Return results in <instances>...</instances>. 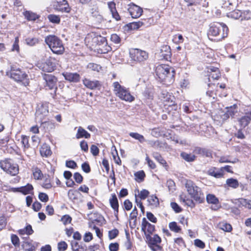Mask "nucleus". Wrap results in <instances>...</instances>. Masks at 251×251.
Instances as JSON below:
<instances>
[{
  "mask_svg": "<svg viewBox=\"0 0 251 251\" xmlns=\"http://www.w3.org/2000/svg\"><path fill=\"white\" fill-rule=\"evenodd\" d=\"M156 75L159 80L166 85H170L175 80V69L166 64L157 66L155 69Z\"/></svg>",
  "mask_w": 251,
  "mask_h": 251,
  "instance_id": "nucleus-1",
  "label": "nucleus"
},
{
  "mask_svg": "<svg viewBox=\"0 0 251 251\" xmlns=\"http://www.w3.org/2000/svg\"><path fill=\"white\" fill-rule=\"evenodd\" d=\"M45 41L54 53L62 54L64 53L65 49L62 42L57 36L53 35L47 36Z\"/></svg>",
  "mask_w": 251,
  "mask_h": 251,
  "instance_id": "nucleus-2",
  "label": "nucleus"
},
{
  "mask_svg": "<svg viewBox=\"0 0 251 251\" xmlns=\"http://www.w3.org/2000/svg\"><path fill=\"white\" fill-rule=\"evenodd\" d=\"M185 185L188 194L192 198L200 203L203 202L204 196L200 187L190 180H187Z\"/></svg>",
  "mask_w": 251,
  "mask_h": 251,
  "instance_id": "nucleus-3",
  "label": "nucleus"
},
{
  "mask_svg": "<svg viewBox=\"0 0 251 251\" xmlns=\"http://www.w3.org/2000/svg\"><path fill=\"white\" fill-rule=\"evenodd\" d=\"M0 167L7 174L14 176L19 173V166L10 158H5L0 161Z\"/></svg>",
  "mask_w": 251,
  "mask_h": 251,
  "instance_id": "nucleus-4",
  "label": "nucleus"
},
{
  "mask_svg": "<svg viewBox=\"0 0 251 251\" xmlns=\"http://www.w3.org/2000/svg\"><path fill=\"white\" fill-rule=\"evenodd\" d=\"M113 85L116 95L120 99L127 101H132L133 100L134 97L130 94L129 90L121 86L118 82H114Z\"/></svg>",
  "mask_w": 251,
  "mask_h": 251,
  "instance_id": "nucleus-5",
  "label": "nucleus"
},
{
  "mask_svg": "<svg viewBox=\"0 0 251 251\" xmlns=\"http://www.w3.org/2000/svg\"><path fill=\"white\" fill-rule=\"evenodd\" d=\"M226 111L220 110L218 114L214 116V120L223 123L230 116L233 117L237 112V105L236 104L229 107H226Z\"/></svg>",
  "mask_w": 251,
  "mask_h": 251,
  "instance_id": "nucleus-6",
  "label": "nucleus"
},
{
  "mask_svg": "<svg viewBox=\"0 0 251 251\" xmlns=\"http://www.w3.org/2000/svg\"><path fill=\"white\" fill-rule=\"evenodd\" d=\"M228 29L226 25L217 23L210 27L209 34L214 36H219L220 39H224L227 36Z\"/></svg>",
  "mask_w": 251,
  "mask_h": 251,
  "instance_id": "nucleus-7",
  "label": "nucleus"
},
{
  "mask_svg": "<svg viewBox=\"0 0 251 251\" xmlns=\"http://www.w3.org/2000/svg\"><path fill=\"white\" fill-rule=\"evenodd\" d=\"M145 240L152 251L161 250L162 247L159 245L161 242L160 237L157 234H148Z\"/></svg>",
  "mask_w": 251,
  "mask_h": 251,
  "instance_id": "nucleus-8",
  "label": "nucleus"
},
{
  "mask_svg": "<svg viewBox=\"0 0 251 251\" xmlns=\"http://www.w3.org/2000/svg\"><path fill=\"white\" fill-rule=\"evenodd\" d=\"M10 75L11 77L16 81H22L27 77V75L25 72L14 66L11 67Z\"/></svg>",
  "mask_w": 251,
  "mask_h": 251,
  "instance_id": "nucleus-9",
  "label": "nucleus"
},
{
  "mask_svg": "<svg viewBox=\"0 0 251 251\" xmlns=\"http://www.w3.org/2000/svg\"><path fill=\"white\" fill-rule=\"evenodd\" d=\"M158 97L166 106H171L175 104L174 96L165 90L162 91Z\"/></svg>",
  "mask_w": 251,
  "mask_h": 251,
  "instance_id": "nucleus-10",
  "label": "nucleus"
},
{
  "mask_svg": "<svg viewBox=\"0 0 251 251\" xmlns=\"http://www.w3.org/2000/svg\"><path fill=\"white\" fill-rule=\"evenodd\" d=\"M153 98L154 90L153 87L151 85H149L144 91L142 99L147 104L150 105L151 104Z\"/></svg>",
  "mask_w": 251,
  "mask_h": 251,
  "instance_id": "nucleus-11",
  "label": "nucleus"
},
{
  "mask_svg": "<svg viewBox=\"0 0 251 251\" xmlns=\"http://www.w3.org/2000/svg\"><path fill=\"white\" fill-rule=\"evenodd\" d=\"M44 79L46 82V87L50 90L54 89V93L55 94L57 90V78L52 75H45L44 76Z\"/></svg>",
  "mask_w": 251,
  "mask_h": 251,
  "instance_id": "nucleus-12",
  "label": "nucleus"
},
{
  "mask_svg": "<svg viewBox=\"0 0 251 251\" xmlns=\"http://www.w3.org/2000/svg\"><path fill=\"white\" fill-rule=\"evenodd\" d=\"M56 60L52 57H50L43 64V71L47 72H51L53 71L56 65Z\"/></svg>",
  "mask_w": 251,
  "mask_h": 251,
  "instance_id": "nucleus-13",
  "label": "nucleus"
},
{
  "mask_svg": "<svg viewBox=\"0 0 251 251\" xmlns=\"http://www.w3.org/2000/svg\"><path fill=\"white\" fill-rule=\"evenodd\" d=\"M54 7L57 11L66 13H69L71 9L67 0L64 1V2L56 1L54 4Z\"/></svg>",
  "mask_w": 251,
  "mask_h": 251,
  "instance_id": "nucleus-14",
  "label": "nucleus"
},
{
  "mask_svg": "<svg viewBox=\"0 0 251 251\" xmlns=\"http://www.w3.org/2000/svg\"><path fill=\"white\" fill-rule=\"evenodd\" d=\"M154 229V225L149 223L146 218L142 219V231H144L145 236H147L148 234H152Z\"/></svg>",
  "mask_w": 251,
  "mask_h": 251,
  "instance_id": "nucleus-15",
  "label": "nucleus"
},
{
  "mask_svg": "<svg viewBox=\"0 0 251 251\" xmlns=\"http://www.w3.org/2000/svg\"><path fill=\"white\" fill-rule=\"evenodd\" d=\"M83 83L85 86L90 89H100L101 84V83L97 80H91L89 79L85 78L83 80Z\"/></svg>",
  "mask_w": 251,
  "mask_h": 251,
  "instance_id": "nucleus-16",
  "label": "nucleus"
},
{
  "mask_svg": "<svg viewBox=\"0 0 251 251\" xmlns=\"http://www.w3.org/2000/svg\"><path fill=\"white\" fill-rule=\"evenodd\" d=\"M49 113L48 107L46 105L42 104L38 107L35 113L36 119H38L42 122L43 117L48 115Z\"/></svg>",
  "mask_w": 251,
  "mask_h": 251,
  "instance_id": "nucleus-17",
  "label": "nucleus"
},
{
  "mask_svg": "<svg viewBox=\"0 0 251 251\" xmlns=\"http://www.w3.org/2000/svg\"><path fill=\"white\" fill-rule=\"evenodd\" d=\"M128 10L132 18H137L141 16V8L134 4L129 5Z\"/></svg>",
  "mask_w": 251,
  "mask_h": 251,
  "instance_id": "nucleus-18",
  "label": "nucleus"
},
{
  "mask_svg": "<svg viewBox=\"0 0 251 251\" xmlns=\"http://www.w3.org/2000/svg\"><path fill=\"white\" fill-rule=\"evenodd\" d=\"M109 203L111 207L114 211V215L118 218L119 212V202L115 194H111V197L109 199Z\"/></svg>",
  "mask_w": 251,
  "mask_h": 251,
  "instance_id": "nucleus-19",
  "label": "nucleus"
},
{
  "mask_svg": "<svg viewBox=\"0 0 251 251\" xmlns=\"http://www.w3.org/2000/svg\"><path fill=\"white\" fill-rule=\"evenodd\" d=\"M63 75L65 79L70 82H78L80 79L79 75L76 73H72L66 72L63 73Z\"/></svg>",
  "mask_w": 251,
  "mask_h": 251,
  "instance_id": "nucleus-20",
  "label": "nucleus"
},
{
  "mask_svg": "<svg viewBox=\"0 0 251 251\" xmlns=\"http://www.w3.org/2000/svg\"><path fill=\"white\" fill-rule=\"evenodd\" d=\"M129 55L132 60L135 62H140L141 50L138 49H131L129 50Z\"/></svg>",
  "mask_w": 251,
  "mask_h": 251,
  "instance_id": "nucleus-21",
  "label": "nucleus"
},
{
  "mask_svg": "<svg viewBox=\"0 0 251 251\" xmlns=\"http://www.w3.org/2000/svg\"><path fill=\"white\" fill-rule=\"evenodd\" d=\"M160 55L165 60L169 59L171 55V49L168 46H163L160 49Z\"/></svg>",
  "mask_w": 251,
  "mask_h": 251,
  "instance_id": "nucleus-22",
  "label": "nucleus"
},
{
  "mask_svg": "<svg viewBox=\"0 0 251 251\" xmlns=\"http://www.w3.org/2000/svg\"><path fill=\"white\" fill-rule=\"evenodd\" d=\"M251 121V112H247L245 115L242 117L239 122L242 127L247 126Z\"/></svg>",
  "mask_w": 251,
  "mask_h": 251,
  "instance_id": "nucleus-23",
  "label": "nucleus"
},
{
  "mask_svg": "<svg viewBox=\"0 0 251 251\" xmlns=\"http://www.w3.org/2000/svg\"><path fill=\"white\" fill-rule=\"evenodd\" d=\"M92 46L94 47L95 49L98 47V45L100 44H104L105 45V42L107 41L106 38L102 37L101 36H95L92 39Z\"/></svg>",
  "mask_w": 251,
  "mask_h": 251,
  "instance_id": "nucleus-24",
  "label": "nucleus"
},
{
  "mask_svg": "<svg viewBox=\"0 0 251 251\" xmlns=\"http://www.w3.org/2000/svg\"><path fill=\"white\" fill-rule=\"evenodd\" d=\"M138 215L137 210L135 207L131 212L130 217V226L131 228H135L137 226V216Z\"/></svg>",
  "mask_w": 251,
  "mask_h": 251,
  "instance_id": "nucleus-25",
  "label": "nucleus"
},
{
  "mask_svg": "<svg viewBox=\"0 0 251 251\" xmlns=\"http://www.w3.org/2000/svg\"><path fill=\"white\" fill-rule=\"evenodd\" d=\"M90 134H89L86 130H85L81 126H79L78 127L77 131L75 135L76 139H80L82 138L88 139L90 138Z\"/></svg>",
  "mask_w": 251,
  "mask_h": 251,
  "instance_id": "nucleus-26",
  "label": "nucleus"
},
{
  "mask_svg": "<svg viewBox=\"0 0 251 251\" xmlns=\"http://www.w3.org/2000/svg\"><path fill=\"white\" fill-rule=\"evenodd\" d=\"M166 129L164 127H155L151 129V134L155 137L165 136Z\"/></svg>",
  "mask_w": 251,
  "mask_h": 251,
  "instance_id": "nucleus-27",
  "label": "nucleus"
},
{
  "mask_svg": "<svg viewBox=\"0 0 251 251\" xmlns=\"http://www.w3.org/2000/svg\"><path fill=\"white\" fill-rule=\"evenodd\" d=\"M95 50H96L99 53L104 54L110 51L111 48L108 45L106 41L105 42V45L100 44L98 45V47L97 46Z\"/></svg>",
  "mask_w": 251,
  "mask_h": 251,
  "instance_id": "nucleus-28",
  "label": "nucleus"
},
{
  "mask_svg": "<svg viewBox=\"0 0 251 251\" xmlns=\"http://www.w3.org/2000/svg\"><path fill=\"white\" fill-rule=\"evenodd\" d=\"M108 7L110 9V11L113 18H114L116 21H119L120 20V17L117 12L115 4L114 2H110L108 3Z\"/></svg>",
  "mask_w": 251,
  "mask_h": 251,
  "instance_id": "nucleus-29",
  "label": "nucleus"
},
{
  "mask_svg": "<svg viewBox=\"0 0 251 251\" xmlns=\"http://www.w3.org/2000/svg\"><path fill=\"white\" fill-rule=\"evenodd\" d=\"M209 70H210L209 77L214 80L218 79L221 76V73L218 68L211 67Z\"/></svg>",
  "mask_w": 251,
  "mask_h": 251,
  "instance_id": "nucleus-30",
  "label": "nucleus"
},
{
  "mask_svg": "<svg viewBox=\"0 0 251 251\" xmlns=\"http://www.w3.org/2000/svg\"><path fill=\"white\" fill-rule=\"evenodd\" d=\"M72 249L73 251H86V247L85 246L79 245L78 242L72 241L71 243Z\"/></svg>",
  "mask_w": 251,
  "mask_h": 251,
  "instance_id": "nucleus-31",
  "label": "nucleus"
},
{
  "mask_svg": "<svg viewBox=\"0 0 251 251\" xmlns=\"http://www.w3.org/2000/svg\"><path fill=\"white\" fill-rule=\"evenodd\" d=\"M194 151L197 154H199L203 156H205L206 157H210L211 156V153L210 151L209 150L205 148L197 147L195 149Z\"/></svg>",
  "mask_w": 251,
  "mask_h": 251,
  "instance_id": "nucleus-32",
  "label": "nucleus"
},
{
  "mask_svg": "<svg viewBox=\"0 0 251 251\" xmlns=\"http://www.w3.org/2000/svg\"><path fill=\"white\" fill-rule=\"evenodd\" d=\"M40 153L42 156L48 157L51 155V151L50 147L46 144L43 145L40 149Z\"/></svg>",
  "mask_w": 251,
  "mask_h": 251,
  "instance_id": "nucleus-33",
  "label": "nucleus"
},
{
  "mask_svg": "<svg viewBox=\"0 0 251 251\" xmlns=\"http://www.w3.org/2000/svg\"><path fill=\"white\" fill-rule=\"evenodd\" d=\"M147 201L148 202L149 205L152 206L153 207H157L159 204L158 199L154 195L150 196L148 199Z\"/></svg>",
  "mask_w": 251,
  "mask_h": 251,
  "instance_id": "nucleus-34",
  "label": "nucleus"
},
{
  "mask_svg": "<svg viewBox=\"0 0 251 251\" xmlns=\"http://www.w3.org/2000/svg\"><path fill=\"white\" fill-rule=\"evenodd\" d=\"M180 156L186 161L192 162L196 159V156L192 153H188L185 152H182L180 153Z\"/></svg>",
  "mask_w": 251,
  "mask_h": 251,
  "instance_id": "nucleus-35",
  "label": "nucleus"
},
{
  "mask_svg": "<svg viewBox=\"0 0 251 251\" xmlns=\"http://www.w3.org/2000/svg\"><path fill=\"white\" fill-rule=\"evenodd\" d=\"M217 169L215 167H213L209 169L207 172V174L211 176H213L216 178H220L223 176V174L221 172H216Z\"/></svg>",
  "mask_w": 251,
  "mask_h": 251,
  "instance_id": "nucleus-36",
  "label": "nucleus"
},
{
  "mask_svg": "<svg viewBox=\"0 0 251 251\" xmlns=\"http://www.w3.org/2000/svg\"><path fill=\"white\" fill-rule=\"evenodd\" d=\"M206 201L208 203L214 205L219 203L218 199L213 194H209L206 196Z\"/></svg>",
  "mask_w": 251,
  "mask_h": 251,
  "instance_id": "nucleus-37",
  "label": "nucleus"
},
{
  "mask_svg": "<svg viewBox=\"0 0 251 251\" xmlns=\"http://www.w3.org/2000/svg\"><path fill=\"white\" fill-rule=\"evenodd\" d=\"M152 155L154 159L164 167H167L168 166L166 161L159 153L158 152H153Z\"/></svg>",
  "mask_w": 251,
  "mask_h": 251,
  "instance_id": "nucleus-38",
  "label": "nucleus"
},
{
  "mask_svg": "<svg viewBox=\"0 0 251 251\" xmlns=\"http://www.w3.org/2000/svg\"><path fill=\"white\" fill-rule=\"evenodd\" d=\"M134 195L137 205L141 209V191H140L138 189H135Z\"/></svg>",
  "mask_w": 251,
  "mask_h": 251,
  "instance_id": "nucleus-39",
  "label": "nucleus"
},
{
  "mask_svg": "<svg viewBox=\"0 0 251 251\" xmlns=\"http://www.w3.org/2000/svg\"><path fill=\"white\" fill-rule=\"evenodd\" d=\"M39 39L36 37H29L25 39V44L29 46H33L38 44Z\"/></svg>",
  "mask_w": 251,
  "mask_h": 251,
  "instance_id": "nucleus-40",
  "label": "nucleus"
},
{
  "mask_svg": "<svg viewBox=\"0 0 251 251\" xmlns=\"http://www.w3.org/2000/svg\"><path fill=\"white\" fill-rule=\"evenodd\" d=\"M219 227L220 229L226 232H230L232 229L231 226L229 224L224 222L220 223Z\"/></svg>",
  "mask_w": 251,
  "mask_h": 251,
  "instance_id": "nucleus-41",
  "label": "nucleus"
},
{
  "mask_svg": "<svg viewBox=\"0 0 251 251\" xmlns=\"http://www.w3.org/2000/svg\"><path fill=\"white\" fill-rule=\"evenodd\" d=\"M48 18L50 22L54 24H59L60 22V18L59 16L54 14H50L48 16Z\"/></svg>",
  "mask_w": 251,
  "mask_h": 251,
  "instance_id": "nucleus-42",
  "label": "nucleus"
},
{
  "mask_svg": "<svg viewBox=\"0 0 251 251\" xmlns=\"http://www.w3.org/2000/svg\"><path fill=\"white\" fill-rule=\"evenodd\" d=\"M169 227L171 230L176 233L180 232L181 228L177 226V223L175 222H172L169 223Z\"/></svg>",
  "mask_w": 251,
  "mask_h": 251,
  "instance_id": "nucleus-43",
  "label": "nucleus"
},
{
  "mask_svg": "<svg viewBox=\"0 0 251 251\" xmlns=\"http://www.w3.org/2000/svg\"><path fill=\"white\" fill-rule=\"evenodd\" d=\"M168 148V145L164 142L158 140L156 141V146L155 149L159 150H165Z\"/></svg>",
  "mask_w": 251,
  "mask_h": 251,
  "instance_id": "nucleus-44",
  "label": "nucleus"
},
{
  "mask_svg": "<svg viewBox=\"0 0 251 251\" xmlns=\"http://www.w3.org/2000/svg\"><path fill=\"white\" fill-rule=\"evenodd\" d=\"M33 175L36 179H41L43 177V174L41 171L38 168L33 169Z\"/></svg>",
  "mask_w": 251,
  "mask_h": 251,
  "instance_id": "nucleus-45",
  "label": "nucleus"
},
{
  "mask_svg": "<svg viewBox=\"0 0 251 251\" xmlns=\"http://www.w3.org/2000/svg\"><path fill=\"white\" fill-rule=\"evenodd\" d=\"M33 187L30 184H27L21 188V192L25 195L30 194L32 191Z\"/></svg>",
  "mask_w": 251,
  "mask_h": 251,
  "instance_id": "nucleus-46",
  "label": "nucleus"
},
{
  "mask_svg": "<svg viewBox=\"0 0 251 251\" xmlns=\"http://www.w3.org/2000/svg\"><path fill=\"white\" fill-rule=\"evenodd\" d=\"M242 11L239 10H235L229 13V17L235 19H239L241 18Z\"/></svg>",
  "mask_w": 251,
  "mask_h": 251,
  "instance_id": "nucleus-47",
  "label": "nucleus"
},
{
  "mask_svg": "<svg viewBox=\"0 0 251 251\" xmlns=\"http://www.w3.org/2000/svg\"><path fill=\"white\" fill-rule=\"evenodd\" d=\"M226 184L230 187L234 188H237L239 186L237 180L234 178H229L226 180Z\"/></svg>",
  "mask_w": 251,
  "mask_h": 251,
  "instance_id": "nucleus-48",
  "label": "nucleus"
},
{
  "mask_svg": "<svg viewBox=\"0 0 251 251\" xmlns=\"http://www.w3.org/2000/svg\"><path fill=\"white\" fill-rule=\"evenodd\" d=\"M25 15L29 21H34L38 18V16L37 14L29 11H26Z\"/></svg>",
  "mask_w": 251,
  "mask_h": 251,
  "instance_id": "nucleus-49",
  "label": "nucleus"
},
{
  "mask_svg": "<svg viewBox=\"0 0 251 251\" xmlns=\"http://www.w3.org/2000/svg\"><path fill=\"white\" fill-rule=\"evenodd\" d=\"M251 19V12L250 10H245L242 12L241 20H249Z\"/></svg>",
  "mask_w": 251,
  "mask_h": 251,
  "instance_id": "nucleus-50",
  "label": "nucleus"
},
{
  "mask_svg": "<svg viewBox=\"0 0 251 251\" xmlns=\"http://www.w3.org/2000/svg\"><path fill=\"white\" fill-rule=\"evenodd\" d=\"M126 27L128 30H134L138 29L140 27V23L139 22H132L129 23L126 25Z\"/></svg>",
  "mask_w": 251,
  "mask_h": 251,
  "instance_id": "nucleus-51",
  "label": "nucleus"
},
{
  "mask_svg": "<svg viewBox=\"0 0 251 251\" xmlns=\"http://www.w3.org/2000/svg\"><path fill=\"white\" fill-rule=\"evenodd\" d=\"M28 141L29 137L25 135L22 136V143L25 149H28V148H29V144L28 143Z\"/></svg>",
  "mask_w": 251,
  "mask_h": 251,
  "instance_id": "nucleus-52",
  "label": "nucleus"
},
{
  "mask_svg": "<svg viewBox=\"0 0 251 251\" xmlns=\"http://www.w3.org/2000/svg\"><path fill=\"white\" fill-rule=\"evenodd\" d=\"M91 13L92 16L97 18L99 21H101L102 17L99 14V11H98V8H92L91 10Z\"/></svg>",
  "mask_w": 251,
  "mask_h": 251,
  "instance_id": "nucleus-53",
  "label": "nucleus"
},
{
  "mask_svg": "<svg viewBox=\"0 0 251 251\" xmlns=\"http://www.w3.org/2000/svg\"><path fill=\"white\" fill-rule=\"evenodd\" d=\"M24 248L25 251H35V246L30 242H25L24 244Z\"/></svg>",
  "mask_w": 251,
  "mask_h": 251,
  "instance_id": "nucleus-54",
  "label": "nucleus"
},
{
  "mask_svg": "<svg viewBox=\"0 0 251 251\" xmlns=\"http://www.w3.org/2000/svg\"><path fill=\"white\" fill-rule=\"evenodd\" d=\"M12 243L15 247H19L20 245V240L19 237L15 234H12L11 236Z\"/></svg>",
  "mask_w": 251,
  "mask_h": 251,
  "instance_id": "nucleus-55",
  "label": "nucleus"
},
{
  "mask_svg": "<svg viewBox=\"0 0 251 251\" xmlns=\"http://www.w3.org/2000/svg\"><path fill=\"white\" fill-rule=\"evenodd\" d=\"M119 234V230L117 229H114L108 232L109 238L111 240L115 238Z\"/></svg>",
  "mask_w": 251,
  "mask_h": 251,
  "instance_id": "nucleus-56",
  "label": "nucleus"
},
{
  "mask_svg": "<svg viewBox=\"0 0 251 251\" xmlns=\"http://www.w3.org/2000/svg\"><path fill=\"white\" fill-rule=\"evenodd\" d=\"M11 50L13 51H16L17 52H19L20 48H19V38H18V37H16L15 38V41L13 44L12 48Z\"/></svg>",
  "mask_w": 251,
  "mask_h": 251,
  "instance_id": "nucleus-57",
  "label": "nucleus"
},
{
  "mask_svg": "<svg viewBox=\"0 0 251 251\" xmlns=\"http://www.w3.org/2000/svg\"><path fill=\"white\" fill-rule=\"evenodd\" d=\"M88 68L97 72H99L101 70V66L98 64L90 63L88 65Z\"/></svg>",
  "mask_w": 251,
  "mask_h": 251,
  "instance_id": "nucleus-58",
  "label": "nucleus"
},
{
  "mask_svg": "<svg viewBox=\"0 0 251 251\" xmlns=\"http://www.w3.org/2000/svg\"><path fill=\"white\" fill-rule=\"evenodd\" d=\"M142 15H145L147 19H149V21H151L153 22V19H151L152 17V14L151 12L147 9H145L144 10L142 9Z\"/></svg>",
  "mask_w": 251,
  "mask_h": 251,
  "instance_id": "nucleus-59",
  "label": "nucleus"
},
{
  "mask_svg": "<svg viewBox=\"0 0 251 251\" xmlns=\"http://www.w3.org/2000/svg\"><path fill=\"white\" fill-rule=\"evenodd\" d=\"M61 221L64 225H66L71 223L72 221V218L69 215H65L61 218Z\"/></svg>",
  "mask_w": 251,
  "mask_h": 251,
  "instance_id": "nucleus-60",
  "label": "nucleus"
},
{
  "mask_svg": "<svg viewBox=\"0 0 251 251\" xmlns=\"http://www.w3.org/2000/svg\"><path fill=\"white\" fill-rule=\"evenodd\" d=\"M68 245L64 241H61L58 244V249L59 251H65L67 250Z\"/></svg>",
  "mask_w": 251,
  "mask_h": 251,
  "instance_id": "nucleus-61",
  "label": "nucleus"
},
{
  "mask_svg": "<svg viewBox=\"0 0 251 251\" xmlns=\"http://www.w3.org/2000/svg\"><path fill=\"white\" fill-rule=\"evenodd\" d=\"M74 178L77 183H81L83 181V177L79 173H75L74 175Z\"/></svg>",
  "mask_w": 251,
  "mask_h": 251,
  "instance_id": "nucleus-62",
  "label": "nucleus"
},
{
  "mask_svg": "<svg viewBox=\"0 0 251 251\" xmlns=\"http://www.w3.org/2000/svg\"><path fill=\"white\" fill-rule=\"evenodd\" d=\"M90 151L94 156H97L99 153V149L97 146L92 145L90 147Z\"/></svg>",
  "mask_w": 251,
  "mask_h": 251,
  "instance_id": "nucleus-63",
  "label": "nucleus"
},
{
  "mask_svg": "<svg viewBox=\"0 0 251 251\" xmlns=\"http://www.w3.org/2000/svg\"><path fill=\"white\" fill-rule=\"evenodd\" d=\"M119 247V245L118 243H112L110 244L109 246V249L110 251H118Z\"/></svg>",
  "mask_w": 251,
  "mask_h": 251,
  "instance_id": "nucleus-64",
  "label": "nucleus"
}]
</instances>
